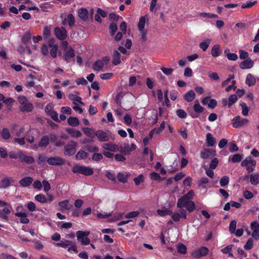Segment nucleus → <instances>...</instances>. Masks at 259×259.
<instances>
[{"label": "nucleus", "mask_w": 259, "mask_h": 259, "mask_svg": "<svg viewBox=\"0 0 259 259\" xmlns=\"http://www.w3.org/2000/svg\"><path fill=\"white\" fill-rule=\"evenodd\" d=\"M49 137L48 136L45 135L42 137L40 139V141L38 143V146L40 148H45L49 144Z\"/></svg>", "instance_id": "412c9836"}, {"label": "nucleus", "mask_w": 259, "mask_h": 259, "mask_svg": "<svg viewBox=\"0 0 259 259\" xmlns=\"http://www.w3.org/2000/svg\"><path fill=\"white\" fill-rule=\"evenodd\" d=\"M109 33L111 36H113L115 34V33L117 30V24L115 23H112L110 24L109 26Z\"/></svg>", "instance_id": "79ce46f5"}, {"label": "nucleus", "mask_w": 259, "mask_h": 259, "mask_svg": "<svg viewBox=\"0 0 259 259\" xmlns=\"http://www.w3.org/2000/svg\"><path fill=\"white\" fill-rule=\"evenodd\" d=\"M177 251L181 254H185L187 253V247L182 243H179L177 247Z\"/></svg>", "instance_id": "a19ab883"}, {"label": "nucleus", "mask_w": 259, "mask_h": 259, "mask_svg": "<svg viewBox=\"0 0 259 259\" xmlns=\"http://www.w3.org/2000/svg\"><path fill=\"white\" fill-rule=\"evenodd\" d=\"M90 234V232L78 230L76 232V237L78 240L80 241L82 245H88L90 244V239L87 237Z\"/></svg>", "instance_id": "39448f33"}, {"label": "nucleus", "mask_w": 259, "mask_h": 259, "mask_svg": "<svg viewBox=\"0 0 259 259\" xmlns=\"http://www.w3.org/2000/svg\"><path fill=\"white\" fill-rule=\"evenodd\" d=\"M44 186V190L46 193L49 192L51 189V186L49 182L45 180L42 181V187Z\"/></svg>", "instance_id": "4d7b16f0"}, {"label": "nucleus", "mask_w": 259, "mask_h": 259, "mask_svg": "<svg viewBox=\"0 0 259 259\" xmlns=\"http://www.w3.org/2000/svg\"><path fill=\"white\" fill-rule=\"evenodd\" d=\"M248 122V120L247 119L243 118L242 119L240 120H236L234 121V122L232 123V126L238 128L239 127H241L243 125L247 124Z\"/></svg>", "instance_id": "2f4dec72"}, {"label": "nucleus", "mask_w": 259, "mask_h": 259, "mask_svg": "<svg viewBox=\"0 0 259 259\" xmlns=\"http://www.w3.org/2000/svg\"><path fill=\"white\" fill-rule=\"evenodd\" d=\"M236 222L235 220H232L230 224V227H229V230L231 233H234L236 230Z\"/></svg>", "instance_id": "69168bd1"}, {"label": "nucleus", "mask_w": 259, "mask_h": 259, "mask_svg": "<svg viewBox=\"0 0 259 259\" xmlns=\"http://www.w3.org/2000/svg\"><path fill=\"white\" fill-rule=\"evenodd\" d=\"M257 80V79L254 77L253 75L251 73H249L246 76L245 82L249 87H252L255 85L256 80Z\"/></svg>", "instance_id": "aec40b11"}, {"label": "nucleus", "mask_w": 259, "mask_h": 259, "mask_svg": "<svg viewBox=\"0 0 259 259\" xmlns=\"http://www.w3.org/2000/svg\"><path fill=\"white\" fill-rule=\"evenodd\" d=\"M45 110L46 113L50 116L53 120L56 121L57 122H59L58 117V113L56 111L53 110V107L50 105V104H49L46 105V106L45 107Z\"/></svg>", "instance_id": "9d476101"}, {"label": "nucleus", "mask_w": 259, "mask_h": 259, "mask_svg": "<svg viewBox=\"0 0 259 259\" xmlns=\"http://www.w3.org/2000/svg\"><path fill=\"white\" fill-rule=\"evenodd\" d=\"M18 101L19 103L20 104L19 109L21 111L23 112H30L33 110V104L28 102L26 97L23 96H19L18 98Z\"/></svg>", "instance_id": "f257e3e1"}, {"label": "nucleus", "mask_w": 259, "mask_h": 259, "mask_svg": "<svg viewBox=\"0 0 259 259\" xmlns=\"http://www.w3.org/2000/svg\"><path fill=\"white\" fill-rule=\"evenodd\" d=\"M78 16L79 17L81 20H85L87 19L88 18L89 16V12L88 11L84 9V8H81L78 10Z\"/></svg>", "instance_id": "b1692460"}, {"label": "nucleus", "mask_w": 259, "mask_h": 259, "mask_svg": "<svg viewBox=\"0 0 259 259\" xmlns=\"http://www.w3.org/2000/svg\"><path fill=\"white\" fill-rule=\"evenodd\" d=\"M239 58H240L241 59H245L246 60L248 58H249L248 57V52L245 51H243L242 50H240L239 51Z\"/></svg>", "instance_id": "e2e57ef3"}, {"label": "nucleus", "mask_w": 259, "mask_h": 259, "mask_svg": "<svg viewBox=\"0 0 259 259\" xmlns=\"http://www.w3.org/2000/svg\"><path fill=\"white\" fill-rule=\"evenodd\" d=\"M211 155H215V151L211 150L210 149H204L200 151V157L203 159H207Z\"/></svg>", "instance_id": "f3484780"}, {"label": "nucleus", "mask_w": 259, "mask_h": 259, "mask_svg": "<svg viewBox=\"0 0 259 259\" xmlns=\"http://www.w3.org/2000/svg\"><path fill=\"white\" fill-rule=\"evenodd\" d=\"M69 98L70 100L73 101V102L76 101L81 104H84V103L81 102V98L80 96H77L73 94H70L69 95Z\"/></svg>", "instance_id": "3c124183"}, {"label": "nucleus", "mask_w": 259, "mask_h": 259, "mask_svg": "<svg viewBox=\"0 0 259 259\" xmlns=\"http://www.w3.org/2000/svg\"><path fill=\"white\" fill-rule=\"evenodd\" d=\"M95 136H96L98 141L100 142H109L110 138V132H105L102 130H98L95 132Z\"/></svg>", "instance_id": "6e6552de"}, {"label": "nucleus", "mask_w": 259, "mask_h": 259, "mask_svg": "<svg viewBox=\"0 0 259 259\" xmlns=\"http://www.w3.org/2000/svg\"><path fill=\"white\" fill-rule=\"evenodd\" d=\"M67 133L70 134L71 137L73 138H79L81 135V133L80 131L76 130L73 128H68L66 129Z\"/></svg>", "instance_id": "393cba45"}, {"label": "nucleus", "mask_w": 259, "mask_h": 259, "mask_svg": "<svg viewBox=\"0 0 259 259\" xmlns=\"http://www.w3.org/2000/svg\"><path fill=\"white\" fill-rule=\"evenodd\" d=\"M1 136L3 139L5 141L9 140L11 138V134L9 128H3L1 131Z\"/></svg>", "instance_id": "c756f323"}, {"label": "nucleus", "mask_w": 259, "mask_h": 259, "mask_svg": "<svg viewBox=\"0 0 259 259\" xmlns=\"http://www.w3.org/2000/svg\"><path fill=\"white\" fill-rule=\"evenodd\" d=\"M150 178L153 180L161 181H162L164 178H161L159 174L156 172H151L150 174Z\"/></svg>", "instance_id": "de8ad7c7"}, {"label": "nucleus", "mask_w": 259, "mask_h": 259, "mask_svg": "<svg viewBox=\"0 0 259 259\" xmlns=\"http://www.w3.org/2000/svg\"><path fill=\"white\" fill-rule=\"evenodd\" d=\"M88 156L89 154L88 152H86L82 150H80L78 151L76 156H75V158H76L77 160H80L88 158Z\"/></svg>", "instance_id": "cd10ccee"}, {"label": "nucleus", "mask_w": 259, "mask_h": 259, "mask_svg": "<svg viewBox=\"0 0 259 259\" xmlns=\"http://www.w3.org/2000/svg\"><path fill=\"white\" fill-rule=\"evenodd\" d=\"M228 106L231 107L238 100V97L236 95H231L228 98Z\"/></svg>", "instance_id": "37998d69"}, {"label": "nucleus", "mask_w": 259, "mask_h": 259, "mask_svg": "<svg viewBox=\"0 0 259 259\" xmlns=\"http://www.w3.org/2000/svg\"><path fill=\"white\" fill-rule=\"evenodd\" d=\"M191 200H189L181 196L178 200H177V207L179 208H182Z\"/></svg>", "instance_id": "7c9ffc66"}, {"label": "nucleus", "mask_w": 259, "mask_h": 259, "mask_svg": "<svg viewBox=\"0 0 259 259\" xmlns=\"http://www.w3.org/2000/svg\"><path fill=\"white\" fill-rule=\"evenodd\" d=\"M241 106L242 107V113L243 116H246L248 115V108L245 103H241Z\"/></svg>", "instance_id": "774afa93"}, {"label": "nucleus", "mask_w": 259, "mask_h": 259, "mask_svg": "<svg viewBox=\"0 0 259 259\" xmlns=\"http://www.w3.org/2000/svg\"><path fill=\"white\" fill-rule=\"evenodd\" d=\"M102 148L109 151L113 152H122V150H120L119 147L115 144H112L110 143H105L102 145Z\"/></svg>", "instance_id": "f8f14e48"}, {"label": "nucleus", "mask_w": 259, "mask_h": 259, "mask_svg": "<svg viewBox=\"0 0 259 259\" xmlns=\"http://www.w3.org/2000/svg\"><path fill=\"white\" fill-rule=\"evenodd\" d=\"M209 45L210 40L208 39L207 41H203L200 43L199 47L203 50V52H205L206 51Z\"/></svg>", "instance_id": "603ef678"}, {"label": "nucleus", "mask_w": 259, "mask_h": 259, "mask_svg": "<svg viewBox=\"0 0 259 259\" xmlns=\"http://www.w3.org/2000/svg\"><path fill=\"white\" fill-rule=\"evenodd\" d=\"M196 97L195 93L194 91L189 90L187 93L184 95V99L188 102H191Z\"/></svg>", "instance_id": "4be33fe9"}, {"label": "nucleus", "mask_w": 259, "mask_h": 259, "mask_svg": "<svg viewBox=\"0 0 259 259\" xmlns=\"http://www.w3.org/2000/svg\"><path fill=\"white\" fill-rule=\"evenodd\" d=\"M121 55L117 50L113 52L112 64L114 65H119L121 63Z\"/></svg>", "instance_id": "6ab92c4d"}, {"label": "nucleus", "mask_w": 259, "mask_h": 259, "mask_svg": "<svg viewBox=\"0 0 259 259\" xmlns=\"http://www.w3.org/2000/svg\"><path fill=\"white\" fill-rule=\"evenodd\" d=\"M145 24V17L144 16H142L140 18L139 24H138V29H139V30L142 31V30L144 29Z\"/></svg>", "instance_id": "a18cd8bd"}, {"label": "nucleus", "mask_w": 259, "mask_h": 259, "mask_svg": "<svg viewBox=\"0 0 259 259\" xmlns=\"http://www.w3.org/2000/svg\"><path fill=\"white\" fill-rule=\"evenodd\" d=\"M72 172L74 174H80L86 176H92L94 174L93 168L85 165H75L72 169Z\"/></svg>", "instance_id": "f03ea898"}, {"label": "nucleus", "mask_w": 259, "mask_h": 259, "mask_svg": "<svg viewBox=\"0 0 259 259\" xmlns=\"http://www.w3.org/2000/svg\"><path fill=\"white\" fill-rule=\"evenodd\" d=\"M72 244V242L69 240H65L64 241H61L60 242L57 243L56 245L58 247H61L63 248H66L69 245Z\"/></svg>", "instance_id": "c03bdc74"}, {"label": "nucleus", "mask_w": 259, "mask_h": 259, "mask_svg": "<svg viewBox=\"0 0 259 259\" xmlns=\"http://www.w3.org/2000/svg\"><path fill=\"white\" fill-rule=\"evenodd\" d=\"M256 4V1H255L253 2L249 1H247L246 3H243L242 5V9H247V8H250L252 7L253 6H254L255 4Z\"/></svg>", "instance_id": "6e6d98bb"}, {"label": "nucleus", "mask_w": 259, "mask_h": 259, "mask_svg": "<svg viewBox=\"0 0 259 259\" xmlns=\"http://www.w3.org/2000/svg\"><path fill=\"white\" fill-rule=\"evenodd\" d=\"M128 175H124L121 172H118L117 175V179L118 182L123 183H126L127 182Z\"/></svg>", "instance_id": "f704fd0d"}, {"label": "nucleus", "mask_w": 259, "mask_h": 259, "mask_svg": "<svg viewBox=\"0 0 259 259\" xmlns=\"http://www.w3.org/2000/svg\"><path fill=\"white\" fill-rule=\"evenodd\" d=\"M75 56L74 50L72 48L69 47L68 50L65 51L64 53V59L67 62H69L71 59Z\"/></svg>", "instance_id": "2eb2a0df"}, {"label": "nucleus", "mask_w": 259, "mask_h": 259, "mask_svg": "<svg viewBox=\"0 0 259 259\" xmlns=\"http://www.w3.org/2000/svg\"><path fill=\"white\" fill-rule=\"evenodd\" d=\"M253 247V239L252 238H249L247 241L245 245H244V248L246 250H249Z\"/></svg>", "instance_id": "09e8293b"}, {"label": "nucleus", "mask_w": 259, "mask_h": 259, "mask_svg": "<svg viewBox=\"0 0 259 259\" xmlns=\"http://www.w3.org/2000/svg\"><path fill=\"white\" fill-rule=\"evenodd\" d=\"M208 253V249L206 247H201L197 250L192 251L191 255L195 258H200L205 256Z\"/></svg>", "instance_id": "1a4fd4ad"}, {"label": "nucleus", "mask_w": 259, "mask_h": 259, "mask_svg": "<svg viewBox=\"0 0 259 259\" xmlns=\"http://www.w3.org/2000/svg\"><path fill=\"white\" fill-rule=\"evenodd\" d=\"M92 158L94 161H100L103 158V155L101 153L94 152Z\"/></svg>", "instance_id": "680f3d73"}, {"label": "nucleus", "mask_w": 259, "mask_h": 259, "mask_svg": "<svg viewBox=\"0 0 259 259\" xmlns=\"http://www.w3.org/2000/svg\"><path fill=\"white\" fill-rule=\"evenodd\" d=\"M54 32L58 40H64L67 38V31L64 27H55Z\"/></svg>", "instance_id": "0eeeda50"}, {"label": "nucleus", "mask_w": 259, "mask_h": 259, "mask_svg": "<svg viewBox=\"0 0 259 259\" xmlns=\"http://www.w3.org/2000/svg\"><path fill=\"white\" fill-rule=\"evenodd\" d=\"M51 33V26H45L42 35L45 38H47L49 37Z\"/></svg>", "instance_id": "338daca9"}, {"label": "nucleus", "mask_w": 259, "mask_h": 259, "mask_svg": "<svg viewBox=\"0 0 259 259\" xmlns=\"http://www.w3.org/2000/svg\"><path fill=\"white\" fill-rule=\"evenodd\" d=\"M211 54L214 57L219 56L221 55V51L219 45H215L211 49Z\"/></svg>", "instance_id": "e433bc0d"}, {"label": "nucleus", "mask_w": 259, "mask_h": 259, "mask_svg": "<svg viewBox=\"0 0 259 259\" xmlns=\"http://www.w3.org/2000/svg\"><path fill=\"white\" fill-rule=\"evenodd\" d=\"M58 49V46L57 45H56L54 46L53 48H52V49L50 50V55L53 58L57 57Z\"/></svg>", "instance_id": "052dcab7"}, {"label": "nucleus", "mask_w": 259, "mask_h": 259, "mask_svg": "<svg viewBox=\"0 0 259 259\" xmlns=\"http://www.w3.org/2000/svg\"><path fill=\"white\" fill-rule=\"evenodd\" d=\"M22 162H25L26 163L31 164L34 161V159L33 157L30 156H27L25 154V152L23 151L22 155H20V158H19Z\"/></svg>", "instance_id": "a211bd4d"}, {"label": "nucleus", "mask_w": 259, "mask_h": 259, "mask_svg": "<svg viewBox=\"0 0 259 259\" xmlns=\"http://www.w3.org/2000/svg\"><path fill=\"white\" fill-rule=\"evenodd\" d=\"M176 114L180 118H185L187 117V113L184 109H178L176 110Z\"/></svg>", "instance_id": "bf43d9fd"}, {"label": "nucleus", "mask_w": 259, "mask_h": 259, "mask_svg": "<svg viewBox=\"0 0 259 259\" xmlns=\"http://www.w3.org/2000/svg\"><path fill=\"white\" fill-rule=\"evenodd\" d=\"M82 131H83L84 134L88 137L90 138H94V135H93L92 133L93 130L92 128L88 127H83V128H82Z\"/></svg>", "instance_id": "49530a36"}, {"label": "nucleus", "mask_w": 259, "mask_h": 259, "mask_svg": "<svg viewBox=\"0 0 259 259\" xmlns=\"http://www.w3.org/2000/svg\"><path fill=\"white\" fill-rule=\"evenodd\" d=\"M22 153L23 151H21V150H18L17 152L11 151L9 152L8 155L9 156L10 158L11 159H19L20 156L22 155Z\"/></svg>", "instance_id": "72a5a7b5"}, {"label": "nucleus", "mask_w": 259, "mask_h": 259, "mask_svg": "<svg viewBox=\"0 0 259 259\" xmlns=\"http://www.w3.org/2000/svg\"><path fill=\"white\" fill-rule=\"evenodd\" d=\"M47 161L51 165H62L65 164V160L60 157L49 158Z\"/></svg>", "instance_id": "9b49d317"}, {"label": "nucleus", "mask_w": 259, "mask_h": 259, "mask_svg": "<svg viewBox=\"0 0 259 259\" xmlns=\"http://www.w3.org/2000/svg\"><path fill=\"white\" fill-rule=\"evenodd\" d=\"M193 109H194L197 114L202 113L204 110V107L200 106L198 100H195L194 106H193Z\"/></svg>", "instance_id": "473e14b6"}, {"label": "nucleus", "mask_w": 259, "mask_h": 259, "mask_svg": "<svg viewBox=\"0 0 259 259\" xmlns=\"http://www.w3.org/2000/svg\"><path fill=\"white\" fill-rule=\"evenodd\" d=\"M14 142L18 144L19 145L22 146L25 144V138H15Z\"/></svg>", "instance_id": "13d9d810"}, {"label": "nucleus", "mask_w": 259, "mask_h": 259, "mask_svg": "<svg viewBox=\"0 0 259 259\" xmlns=\"http://www.w3.org/2000/svg\"><path fill=\"white\" fill-rule=\"evenodd\" d=\"M86 150L91 152H97L99 151V148L97 147H93L92 145H86L84 147Z\"/></svg>", "instance_id": "0e129e2a"}, {"label": "nucleus", "mask_w": 259, "mask_h": 259, "mask_svg": "<svg viewBox=\"0 0 259 259\" xmlns=\"http://www.w3.org/2000/svg\"><path fill=\"white\" fill-rule=\"evenodd\" d=\"M68 124L72 127H77L79 124V121L76 117H69L68 119Z\"/></svg>", "instance_id": "c9c22d12"}, {"label": "nucleus", "mask_w": 259, "mask_h": 259, "mask_svg": "<svg viewBox=\"0 0 259 259\" xmlns=\"http://www.w3.org/2000/svg\"><path fill=\"white\" fill-rule=\"evenodd\" d=\"M14 180L12 177H6L2 180V187L3 188H7L10 186L11 183H14Z\"/></svg>", "instance_id": "5701e85b"}, {"label": "nucleus", "mask_w": 259, "mask_h": 259, "mask_svg": "<svg viewBox=\"0 0 259 259\" xmlns=\"http://www.w3.org/2000/svg\"><path fill=\"white\" fill-rule=\"evenodd\" d=\"M256 165V161L250 156L246 157L241 162V166H245L248 173H250L254 170Z\"/></svg>", "instance_id": "20e7f679"}, {"label": "nucleus", "mask_w": 259, "mask_h": 259, "mask_svg": "<svg viewBox=\"0 0 259 259\" xmlns=\"http://www.w3.org/2000/svg\"><path fill=\"white\" fill-rule=\"evenodd\" d=\"M184 207L186 208L189 213H191L192 212L194 211L196 208L195 202L191 200L189 201L187 204H186Z\"/></svg>", "instance_id": "4c0bfd02"}, {"label": "nucleus", "mask_w": 259, "mask_h": 259, "mask_svg": "<svg viewBox=\"0 0 259 259\" xmlns=\"http://www.w3.org/2000/svg\"><path fill=\"white\" fill-rule=\"evenodd\" d=\"M140 214V212L138 211H133L131 212H128L127 214H126L124 216L125 218L127 219H132L134 218H135L139 215Z\"/></svg>", "instance_id": "864d4df0"}, {"label": "nucleus", "mask_w": 259, "mask_h": 259, "mask_svg": "<svg viewBox=\"0 0 259 259\" xmlns=\"http://www.w3.org/2000/svg\"><path fill=\"white\" fill-rule=\"evenodd\" d=\"M0 207H4V209H0V218L3 220L8 221V215L11 213V206L8 203L0 200Z\"/></svg>", "instance_id": "7ed1b4c3"}, {"label": "nucleus", "mask_w": 259, "mask_h": 259, "mask_svg": "<svg viewBox=\"0 0 259 259\" xmlns=\"http://www.w3.org/2000/svg\"><path fill=\"white\" fill-rule=\"evenodd\" d=\"M250 182L252 185L256 186L259 183V174L253 173L250 175Z\"/></svg>", "instance_id": "c85d7f7f"}, {"label": "nucleus", "mask_w": 259, "mask_h": 259, "mask_svg": "<svg viewBox=\"0 0 259 259\" xmlns=\"http://www.w3.org/2000/svg\"><path fill=\"white\" fill-rule=\"evenodd\" d=\"M254 63L251 58H248L240 63L239 67L242 69H249L253 67Z\"/></svg>", "instance_id": "ddd939ff"}, {"label": "nucleus", "mask_w": 259, "mask_h": 259, "mask_svg": "<svg viewBox=\"0 0 259 259\" xmlns=\"http://www.w3.org/2000/svg\"><path fill=\"white\" fill-rule=\"evenodd\" d=\"M58 205L61 208H64L65 210H69L73 207V205L69 203L68 199L58 202Z\"/></svg>", "instance_id": "bb28decb"}, {"label": "nucleus", "mask_w": 259, "mask_h": 259, "mask_svg": "<svg viewBox=\"0 0 259 259\" xmlns=\"http://www.w3.org/2000/svg\"><path fill=\"white\" fill-rule=\"evenodd\" d=\"M33 182V178L30 177H26L22 178L19 181V185L22 187H27L31 185V183Z\"/></svg>", "instance_id": "dca6fc26"}, {"label": "nucleus", "mask_w": 259, "mask_h": 259, "mask_svg": "<svg viewBox=\"0 0 259 259\" xmlns=\"http://www.w3.org/2000/svg\"><path fill=\"white\" fill-rule=\"evenodd\" d=\"M75 23V18L72 14L69 13L67 15L66 18L64 20L62 21V24L65 25L68 24L69 27L72 28L73 27Z\"/></svg>", "instance_id": "4468645a"}, {"label": "nucleus", "mask_w": 259, "mask_h": 259, "mask_svg": "<svg viewBox=\"0 0 259 259\" xmlns=\"http://www.w3.org/2000/svg\"><path fill=\"white\" fill-rule=\"evenodd\" d=\"M206 145L208 147H212L215 143V139L211 133H207L206 137Z\"/></svg>", "instance_id": "a878e982"}, {"label": "nucleus", "mask_w": 259, "mask_h": 259, "mask_svg": "<svg viewBox=\"0 0 259 259\" xmlns=\"http://www.w3.org/2000/svg\"><path fill=\"white\" fill-rule=\"evenodd\" d=\"M242 159V155L239 154H236L231 158V161L236 163L241 161Z\"/></svg>", "instance_id": "5fc2aeb1"}, {"label": "nucleus", "mask_w": 259, "mask_h": 259, "mask_svg": "<svg viewBox=\"0 0 259 259\" xmlns=\"http://www.w3.org/2000/svg\"><path fill=\"white\" fill-rule=\"evenodd\" d=\"M34 199L40 203H47V199L45 195L42 194H39L35 195Z\"/></svg>", "instance_id": "ea45409f"}, {"label": "nucleus", "mask_w": 259, "mask_h": 259, "mask_svg": "<svg viewBox=\"0 0 259 259\" xmlns=\"http://www.w3.org/2000/svg\"><path fill=\"white\" fill-rule=\"evenodd\" d=\"M229 178L227 176H225L221 178L220 180V185L222 187H225L228 185Z\"/></svg>", "instance_id": "8fccbe9b"}, {"label": "nucleus", "mask_w": 259, "mask_h": 259, "mask_svg": "<svg viewBox=\"0 0 259 259\" xmlns=\"http://www.w3.org/2000/svg\"><path fill=\"white\" fill-rule=\"evenodd\" d=\"M104 63L101 60H98L94 63L93 68L94 71H99L104 67Z\"/></svg>", "instance_id": "58836bf2"}, {"label": "nucleus", "mask_w": 259, "mask_h": 259, "mask_svg": "<svg viewBox=\"0 0 259 259\" xmlns=\"http://www.w3.org/2000/svg\"><path fill=\"white\" fill-rule=\"evenodd\" d=\"M77 143L70 141L69 143L66 144L64 147V155L72 156L74 155L76 152Z\"/></svg>", "instance_id": "423d86ee"}]
</instances>
